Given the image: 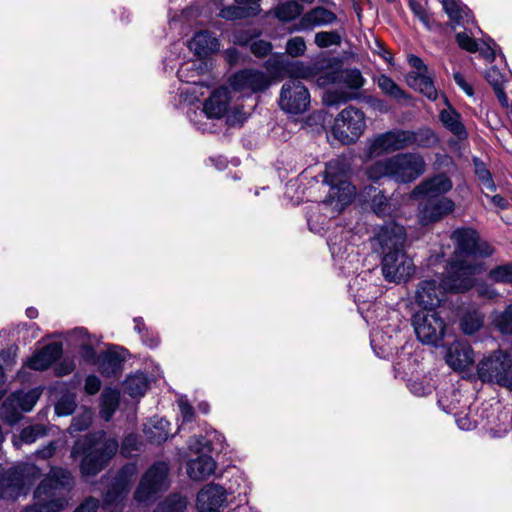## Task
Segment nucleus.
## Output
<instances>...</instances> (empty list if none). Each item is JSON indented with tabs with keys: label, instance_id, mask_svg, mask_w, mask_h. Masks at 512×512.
<instances>
[{
	"label": "nucleus",
	"instance_id": "nucleus-22",
	"mask_svg": "<svg viewBox=\"0 0 512 512\" xmlns=\"http://www.w3.org/2000/svg\"><path fill=\"white\" fill-rule=\"evenodd\" d=\"M445 360L454 371H464L473 364L474 351L468 342L456 340L448 347Z\"/></svg>",
	"mask_w": 512,
	"mask_h": 512
},
{
	"label": "nucleus",
	"instance_id": "nucleus-5",
	"mask_svg": "<svg viewBox=\"0 0 512 512\" xmlns=\"http://www.w3.org/2000/svg\"><path fill=\"white\" fill-rule=\"evenodd\" d=\"M323 182L330 188L322 206L333 205L334 210L340 212L352 202L355 187L347 180L346 169L341 161L332 160L326 164Z\"/></svg>",
	"mask_w": 512,
	"mask_h": 512
},
{
	"label": "nucleus",
	"instance_id": "nucleus-17",
	"mask_svg": "<svg viewBox=\"0 0 512 512\" xmlns=\"http://www.w3.org/2000/svg\"><path fill=\"white\" fill-rule=\"evenodd\" d=\"M405 241V228L392 221L379 227L372 239V245L383 256L385 252L404 251Z\"/></svg>",
	"mask_w": 512,
	"mask_h": 512
},
{
	"label": "nucleus",
	"instance_id": "nucleus-3",
	"mask_svg": "<svg viewBox=\"0 0 512 512\" xmlns=\"http://www.w3.org/2000/svg\"><path fill=\"white\" fill-rule=\"evenodd\" d=\"M74 486L71 472L65 468L52 467L36 487L34 503L23 512H60L69 504L68 493Z\"/></svg>",
	"mask_w": 512,
	"mask_h": 512
},
{
	"label": "nucleus",
	"instance_id": "nucleus-16",
	"mask_svg": "<svg viewBox=\"0 0 512 512\" xmlns=\"http://www.w3.org/2000/svg\"><path fill=\"white\" fill-rule=\"evenodd\" d=\"M407 149L406 129L395 128L367 141V155L378 157Z\"/></svg>",
	"mask_w": 512,
	"mask_h": 512
},
{
	"label": "nucleus",
	"instance_id": "nucleus-12",
	"mask_svg": "<svg viewBox=\"0 0 512 512\" xmlns=\"http://www.w3.org/2000/svg\"><path fill=\"white\" fill-rule=\"evenodd\" d=\"M311 97L307 87L299 80L289 79L280 91L278 105L289 115H301L308 111Z\"/></svg>",
	"mask_w": 512,
	"mask_h": 512
},
{
	"label": "nucleus",
	"instance_id": "nucleus-10",
	"mask_svg": "<svg viewBox=\"0 0 512 512\" xmlns=\"http://www.w3.org/2000/svg\"><path fill=\"white\" fill-rule=\"evenodd\" d=\"M208 71V64L203 59L189 60L181 64L177 70L178 79L187 84H191V87L187 89H180V96L184 102L193 104L200 100V96H203V92L199 90L203 87H207L206 82L203 80L204 74Z\"/></svg>",
	"mask_w": 512,
	"mask_h": 512
},
{
	"label": "nucleus",
	"instance_id": "nucleus-34",
	"mask_svg": "<svg viewBox=\"0 0 512 512\" xmlns=\"http://www.w3.org/2000/svg\"><path fill=\"white\" fill-rule=\"evenodd\" d=\"M439 120L459 140L467 138L468 133L462 122L461 115L453 107L449 106L447 109H443L439 114Z\"/></svg>",
	"mask_w": 512,
	"mask_h": 512
},
{
	"label": "nucleus",
	"instance_id": "nucleus-15",
	"mask_svg": "<svg viewBox=\"0 0 512 512\" xmlns=\"http://www.w3.org/2000/svg\"><path fill=\"white\" fill-rule=\"evenodd\" d=\"M382 274L389 282L407 281L415 271L413 260L405 251L385 252L381 262Z\"/></svg>",
	"mask_w": 512,
	"mask_h": 512
},
{
	"label": "nucleus",
	"instance_id": "nucleus-7",
	"mask_svg": "<svg viewBox=\"0 0 512 512\" xmlns=\"http://www.w3.org/2000/svg\"><path fill=\"white\" fill-rule=\"evenodd\" d=\"M229 103V90L226 87H219L212 92L202 108H190L187 111V117L197 130L210 133L214 130L211 120L221 119L228 111Z\"/></svg>",
	"mask_w": 512,
	"mask_h": 512
},
{
	"label": "nucleus",
	"instance_id": "nucleus-11",
	"mask_svg": "<svg viewBox=\"0 0 512 512\" xmlns=\"http://www.w3.org/2000/svg\"><path fill=\"white\" fill-rule=\"evenodd\" d=\"M455 245V256L461 257H489L494 248L486 241L480 239L478 232L470 227H460L451 234Z\"/></svg>",
	"mask_w": 512,
	"mask_h": 512
},
{
	"label": "nucleus",
	"instance_id": "nucleus-42",
	"mask_svg": "<svg viewBox=\"0 0 512 512\" xmlns=\"http://www.w3.org/2000/svg\"><path fill=\"white\" fill-rule=\"evenodd\" d=\"M360 93L349 92L342 89H332L327 91L323 97V103L328 107L339 106L351 100L358 99Z\"/></svg>",
	"mask_w": 512,
	"mask_h": 512
},
{
	"label": "nucleus",
	"instance_id": "nucleus-32",
	"mask_svg": "<svg viewBox=\"0 0 512 512\" xmlns=\"http://www.w3.org/2000/svg\"><path fill=\"white\" fill-rule=\"evenodd\" d=\"M41 393L40 388H33L27 392L16 391L4 403L3 408L6 409L10 405L22 412H30L39 400Z\"/></svg>",
	"mask_w": 512,
	"mask_h": 512
},
{
	"label": "nucleus",
	"instance_id": "nucleus-48",
	"mask_svg": "<svg viewBox=\"0 0 512 512\" xmlns=\"http://www.w3.org/2000/svg\"><path fill=\"white\" fill-rule=\"evenodd\" d=\"M77 407V396L75 393L64 392L55 404V413L58 416L71 415Z\"/></svg>",
	"mask_w": 512,
	"mask_h": 512
},
{
	"label": "nucleus",
	"instance_id": "nucleus-14",
	"mask_svg": "<svg viewBox=\"0 0 512 512\" xmlns=\"http://www.w3.org/2000/svg\"><path fill=\"white\" fill-rule=\"evenodd\" d=\"M228 83L233 91L250 96L266 91L271 86L272 79L264 71L245 68L231 75Z\"/></svg>",
	"mask_w": 512,
	"mask_h": 512
},
{
	"label": "nucleus",
	"instance_id": "nucleus-33",
	"mask_svg": "<svg viewBox=\"0 0 512 512\" xmlns=\"http://www.w3.org/2000/svg\"><path fill=\"white\" fill-rule=\"evenodd\" d=\"M442 5L450 20L456 25L466 29V26L473 22L471 10L460 0H442Z\"/></svg>",
	"mask_w": 512,
	"mask_h": 512
},
{
	"label": "nucleus",
	"instance_id": "nucleus-61",
	"mask_svg": "<svg viewBox=\"0 0 512 512\" xmlns=\"http://www.w3.org/2000/svg\"><path fill=\"white\" fill-rule=\"evenodd\" d=\"M17 348L14 346H10L7 349H4L0 352V365L3 367H10L14 364L16 358Z\"/></svg>",
	"mask_w": 512,
	"mask_h": 512
},
{
	"label": "nucleus",
	"instance_id": "nucleus-18",
	"mask_svg": "<svg viewBox=\"0 0 512 512\" xmlns=\"http://www.w3.org/2000/svg\"><path fill=\"white\" fill-rule=\"evenodd\" d=\"M455 210V203L448 197H424L418 206V219L422 225L442 220Z\"/></svg>",
	"mask_w": 512,
	"mask_h": 512
},
{
	"label": "nucleus",
	"instance_id": "nucleus-59",
	"mask_svg": "<svg viewBox=\"0 0 512 512\" xmlns=\"http://www.w3.org/2000/svg\"><path fill=\"white\" fill-rule=\"evenodd\" d=\"M178 407L180 410V416L182 419V425L185 423H190L194 419V409L185 399H180L178 401Z\"/></svg>",
	"mask_w": 512,
	"mask_h": 512
},
{
	"label": "nucleus",
	"instance_id": "nucleus-56",
	"mask_svg": "<svg viewBox=\"0 0 512 512\" xmlns=\"http://www.w3.org/2000/svg\"><path fill=\"white\" fill-rule=\"evenodd\" d=\"M306 43L303 37L296 36L290 38L286 43V52L292 57H299L306 52Z\"/></svg>",
	"mask_w": 512,
	"mask_h": 512
},
{
	"label": "nucleus",
	"instance_id": "nucleus-57",
	"mask_svg": "<svg viewBox=\"0 0 512 512\" xmlns=\"http://www.w3.org/2000/svg\"><path fill=\"white\" fill-rule=\"evenodd\" d=\"M409 7L424 26L430 29V16L422 4L416 0H409Z\"/></svg>",
	"mask_w": 512,
	"mask_h": 512
},
{
	"label": "nucleus",
	"instance_id": "nucleus-8",
	"mask_svg": "<svg viewBox=\"0 0 512 512\" xmlns=\"http://www.w3.org/2000/svg\"><path fill=\"white\" fill-rule=\"evenodd\" d=\"M366 129L363 111L350 105L344 108L335 118L331 133L343 144L355 143Z\"/></svg>",
	"mask_w": 512,
	"mask_h": 512
},
{
	"label": "nucleus",
	"instance_id": "nucleus-6",
	"mask_svg": "<svg viewBox=\"0 0 512 512\" xmlns=\"http://www.w3.org/2000/svg\"><path fill=\"white\" fill-rule=\"evenodd\" d=\"M476 374L483 383L497 384L512 391V356L501 349L495 350L478 361Z\"/></svg>",
	"mask_w": 512,
	"mask_h": 512
},
{
	"label": "nucleus",
	"instance_id": "nucleus-49",
	"mask_svg": "<svg viewBox=\"0 0 512 512\" xmlns=\"http://www.w3.org/2000/svg\"><path fill=\"white\" fill-rule=\"evenodd\" d=\"M493 325L501 334L512 336V304L495 315Z\"/></svg>",
	"mask_w": 512,
	"mask_h": 512
},
{
	"label": "nucleus",
	"instance_id": "nucleus-24",
	"mask_svg": "<svg viewBox=\"0 0 512 512\" xmlns=\"http://www.w3.org/2000/svg\"><path fill=\"white\" fill-rule=\"evenodd\" d=\"M62 345L53 342L45 345L42 349L34 353L26 362L27 367L36 371H43L49 368L56 360L62 356Z\"/></svg>",
	"mask_w": 512,
	"mask_h": 512
},
{
	"label": "nucleus",
	"instance_id": "nucleus-41",
	"mask_svg": "<svg viewBox=\"0 0 512 512\" xmlns=\"http://www.w3.org/2000/svg\"><path fill=\"white\" fill-rule=\"evenodd\" d=\"M376 82L386 96L397 100L409 99V95L389 76L381 74Z\"/></svg>",
	"mask_w": 512,
	"mask_h": 512
},
{
	"label": "nucleus",
	"instance_id": "nucleus-26",
	"mask_svg": "<svg viewBox=\"0 0 512 512\" xmlns=\"http://www.w3.org/2000/svg\"><path fill=\"white\" fill-rule=\"evenodd\" d=\"M124 361V349L114 346L101 355L99 371L103 376L117 377L122 371Z\"/></svg>",
	"mask_w": 512,
	"mask_h": 512
},
{
	"label": "nucleus",
	"instance_id": "nucleus-21",
	"mask_svg": "<svg viewBox=\"0 0 512 512\" xmlns=\"http://www.w3.org/2000/svg\"><path fill=\"white\" fill-rule=\"evenodd\" d=\"M453 188L451 179L444 173L436 174L420 182L411 192V197H445Z\"/></svg>",
	"mask_w": 512,
	"mask_h": 512
},
{
	"label": "nucleus",
	"instance_id": "nucleus-1",
	"mask_svg": "<svg viewBox=\"0 0 512 512\" xmlns=\"http://www.w3.org/2000/svg\"><path fill=\"white\" fill-rule=\"evenodd\" d=\"M477 264L457 259L449 264L447 276L443 279L423 280L418 284L415 301L421 310H435L444 300L447 292L462 293L474 285L473 276L480 271Z\"/></svg>",
	"mask_w": 512,
	"mask_h": 512
},
{
	"label": "nucleus",
	"instance_id": "nucleus-13",
	"mask_svg": "<svg viewBox=\"0 0 512 512\" xmlns=\"http://www.w3.org/2000/svg\"><path fill=\"white\" fill-rule=\"evenodd\" d=\"M169 467L163 461L154 463L142 476L140 483L134 493V499L139 503L147 502L159 492L166 490Z\"/></svg>",
	"mask_w": 512,
	"mask_h": 512
},
{
	"label": "nucleus",
	"instance_id": "nucleus-30",
	"mask_svg": "<svg viewBox=\"0 0 512 512\" xmlns=\"http://www.w3.org/2000/svg\"><path fill=\"white\" fill-rule=\"evenodd\" d=\"M186 469L188 476L192 480L200 481L214 473L216 462L211 456L202 454L196 459L188 461Z\"/></svg>",
	"mask_w": 512,
	"mask_h": 512
},
{
	"label": "nucleus",
	"instance_id": "nucleus-62",
	"mask_svg": "<svg viewBox=\"0 0 512 512\" xmlns=\"http://www.w3.org/2000/svg\"><path fill=\"white\" fill-rule=\"evenodd\" d=\"M101 380L95 375H89L85 379L84 390L89 395H95L101 388Z\"/></svg>",
	"mask_w": 512,
	"mask_h": 512
},
{
	"label": "nucleus",
	"instance_id": "nucleus-23",
	"mask_svg": "<svg viewBox=\"0 0 512 512\" xmlns=\"http://www.w3.org/2000/svg\"><path fill=\"white\" fill-rule=\"evenodd\" d=\"M456 42L462 49L476 53L480 52L481 56L490 62H493L496 57V43L490 36H485L481 45L472 37V32L468 34L466 31L456 34Z\"/></svg>",
	"mask_w": 512,
	"mask_h": 512
},
{
	"label": "nucleus",
	"instance_id": "nucleus-43",
	"mask_svg": "<svg viewBox=\"0 0 512 512\" xmlns=\"http://www.w3.org/2000/svg\"><path fill=\"white\" fill-rule=\"evenodd\" d=\"M186 507V497L181 494L174 493L160 502L153 512H184Z\"/></svg>",
	"mask_w": 512,
	"mask_h": 512
},
{
	"label": "nucleus",
	"instance_id": "nucleus-51",
	"mask_svg": "<svg viewBox=\"0 0 512 512\" xmlns=\"http://www.w3.org/2000/svg\"><path fill=\"white\" fill-rule=\"evenodd\" d=\"M342 42V33L339 30L320 31L314 36V43L319 48L339 46Z\"/></svg>",
	"mask_w": 512,
	"mask_h": 512
},
{
	"label": "nucleus",
	"instance_id": "nucleus-52",
	"mask_svg": "<svg viewBox=\"0 0 512 512\" xmlns=\"http://www.w3.org/2000/svg\"><path fill=\"white\" fill-rule=\"evenodd\" d=\"M92 423V412L85 410L77 416L73 417L68 432L74 436L77 433L87 430Z\"/></svg>",
	"mask_w": 512,
	"mask_h": 512
},
{
	"label": "nucleus",
	"instance_id": "nucleus-19",
	"mask_svg": "<svg viewBox=\"0 0 512 512\" xmlns=\"http://www.w3.org/2000/svg\"><path fill=\"white\" fill-rule=\"evenodd\" d=\"M235 491L232 486L227 489L219 484H206L197 494L196 507L199 512H219L227 503L228 494Z\"/></svg>",
	"mask_w": 512,
	"mask_h": 512
},
{
	"label": "nucleus",
	"instance_id": "nucleus-28",
	"mask_svg": "<svg viewBox=\"0 0 512 512\" xmlns=\"http://www.w3.org/2000/svg\"><path fill=\"white\" fill-rule=\"evenodd\" d=\"M188 48L199 57L217 52L220 48L219 39L209 31H199L188 41Z\"/></svg>",
	"mask_w": 512,
	"mask_h": 512
},
{
	"label": "nucleus",
	"instance_id": "nucleus-20",
	"mask_svg": "<svg viewBox=\"0 0 512 512\" xmlns=\"http://www.w3.org/2000/svg\"><path fill=\"white\" fill-rule=\"evenodd\" d=\"M337 21V15L325 7L317 6L304 13L297 22L287 27L289 33L310 32L317 27L328 26Z\"/></svg>",
	"mask_w": 512,
	"mask_h": 512
},
{
	"label": "nucleus",
	"instance_id": "nucleus-63",
	"mask_svg": "<svg viewBox=\"0 0 512 512\" xmlns=\"http://www.w3.org/2000/svg\"><path fill=\"white\" fill-rule=\"evenodd\" d=\"M82 358L87 362H94L96 359V351L92 347V340L84 341L78 344Z\"/></svg>",
	"mask_w": 512,
	"mask_h": 512
},
{
	"label": "nucleus",
	"instance_id": "nucleus-64",
	"mask_svg": "<svg viewBox=\"0 0 512 512\" xmlns=\"http://www.w3.org/2000/svg\"><path fill=\"white\" fill-rule=\"evenodd\" d=\"M99 507V501L96 498H86L74 512H97Z\"/></svg>",
	"mask_w": 512,
	"mask_h": 512
},
{
	"label": "nucleus",
	"instance_id": "nucleus-29",
	"mask_svg": "<svg viewBox=\"0 0 512 512\" xmlns=\"http://www.w3.org/2000/svg\"><path fill=\"white\" fill-rule=\"evenodd\" d=\"M439 142L438 134L430 127H420L416 130L406 129L407 148L431 149L436 147Z\"/></svg>",
	"mask_w": 512,
	"mask_h": 512
},
{
	"label": "nucleus",
	"instance_id": "nucleus-36",
	"mask_svg": "<svg viewBox=\"0 0 512 512\" xmlns=\"http://www.w3.org/2000/svg\"><path fill=\"white\" fill-rule=\"evenodd\" d=\"M406 81L411 88L419 90L428 99L433 101L437 99L438 92L428 72L408 73L406 76Z\"/></svg>",
	"mask_w": 512,
	"mask_h": 512
},
{
	"label": "nucleus",
	"instance_id": "nucleus-31",
	"mask_svg": "<svg viewBox=\"0 0 512 512\" xmlns=\"http://www.w3.org/2000/svg\"><path fill=\"white\" fill-rule=\"evenodd\" d=\"M134 473V467H124L119 475L115 478L112 486L107 490L105 495V502L107 504H113L118 501H122L128 494L130 487V480L127 477V473Z\"/></svg>",
	"mask_w": 512,
	"mask_h": 512
},
{
	"label": "nucleus",
	"instance_id": "nucleus-25",
	"mask_svg": "<svg viewBox=\"0 0 512 512\" xmlns=\"http://www.w3.org/2000/svg\"><path fill=\"white\" fill-rule=\"evenodd\" d=\"M365 79L358 69H345L327 74L321 84L339 83L348 88L349 92H357L364 86Z\"/></svg>",
	"mask_w": 512,
	"mask_h": 512
},
{
	"label": "nucleus",
	"instance_id": "nucleus-27",
	"mask_svg": "<svg viewBox=\"0 0 512 512\" xmlns=\"http://www.w3.org/2000/svg\"><path fill=\"white\" fill-rule=\"evenodd\" d=\"M224 436L213 430L207 432L206 436H194L188 441V448L195 453L206 454V452L222 451Z\"/></svg>",
	"mask_w": 512,
	"mask_h": 512
},
{
	"label": "nucleus",
	"instance_id": "nucleus-58",
	"mask_svg": "<svg viewBox=\"0 0 512 512\" xmlns=\"http://www.w3.org/2000/svg\"><path fill=\"white\" fill-rule=\"evenodd\" d=\"M250 51L256 57H265L272 51V44L265 40H256L251 42Z\"/></svg>",
	"mask_w": 512,
	"mask_h": 512
},
{
	"label": "nucleus",
	"instance_id": "nucleus-35",
	"mask_svg": "<svg viewBox=\"0 0 512 512\" xmlns=\"http://www.w3.org/2000/svg\"><path fill=\"white\" fill-rule=\"evenodd\" d=\"M144 434L151 444L160 445L170 436V423L164 418H153L145 424Z\"/></svg>",
	"mask_w": 512,
	"mask_h": 512
},
{
	"label": "nucleus",
	"instance_id": "nucleus-45",
	"mask_svg": "<svg viewBox=\"0 0 512 512\" xmlns=\"http://www.w3.org/2000/svg\"><path fill=\"white\" fill-rule=\"evenodd\" d=\"M496 420H501L500 416L495 415L494 411H491L487 415V420L482 424V427L490 437L501 438L508 432L510 424L508 422H502L496 425Z\"/></svg>",
	"mask_w": 512,
	"mask_h": 512
},
{
	"label": "nucleus",
	"instance_id": "nucleus-40",
	"mask_svg": "<svg viewBox=\"0 0 512 512\" xmlns=\"http://www.w3.org/2000/svg\"><path fill=\"white\" fill-rule=\"evenodd\" d=\"M318 71L319 69L317 64L305 63L302 61H294L290 63L287 68V72L290 76V79H295L299 81L300 79H314L317 76Z\"/></svg>",
	"mask_w": 512,
	"mask_h": 512
},
{
	"label": "nucleus",
	"instance_id": "nucleus-44",
	"mask_svg": "<svg viewBox=\"0 0 512 512\" xmlns=\"http://www.w3.org/2000/svg\"><path fill=\"white\" fill-rule=\"evenodd\" d=\"M483 322L484 315L477 310H472L463 315L460 327L465 334L472 335L482 327Z\"/></svg>",
	"mask_w": 512,
	"mask_h": 512
},
{
	"label": "nucleus",
	"instance_id": "nucleus-54",
	"mask_svg": "<svg viewBox=\"0 0 512 512\" xmlns=\"http://www.w3.org/2000/svg\"><path fill=\"white\" fill-rule=\"evenodd\" d=\"M488 277L496 283L512 284V264L499 265L491 269Z\"/></svg>",
	"mask_w": 512,
	"mask_h": 512
},
{
	"label": "nucleus",
	"instance_id": "nucleus-50",
	"mask_svg": "<svg viewBox=\"0 0 512 512\" xmlns=\"http://www.w3.org/2000/svg\"><path fill=\"white\" fill-rule=\"evenodd\" d=\"M473 165L475 169V175L477 176L482 186L491 192L496 191V184L485 163L479 158L475 157L473 158Z\"/></svg>",
	"mask_w": 512,
	"mask_h": 512
},
{
	"label": "nucleus",
	"instance_id": "nucleus-47",
	"mask_svg": "<svg viewBox=\"0 0 512 512\" xmlns=\"http://www.w3.org/2000/svg\"><path fill=\"white\" fill-rule=\"evenodd\" d=\"M370 206L372 211L379 217L391 215L393 211L390 198L382 190L377 191L372 197Z\"/></svg>",
	"mask_w": 512,
	"mask_h": 512
},
{
	"label": "nucleus",
	"instance_id": "nucleus-37",
	"mask_svg": "<svg viewBox=\"0 0 512 512\" xmlns=\"http://www.w3.org/2000/svg\"><path fill=\"white\" fill-rule=\"evenodd\" d=\"M485 79L493 87L495 95L503 107H508L509 101L504 90L506 76L496 66H491L485 72Z\"/></svg>",
	"mask_w": 512,
	"mask_h": 512
},
{
	"label": "nucleus",
	"instance_id": "nucleus-46",
	"mask_svg": "<svg viewBox=\"0 0 512 512\" xmlns=\"http://www.w3.org/2000/svg\"><path fill=\"white\" fill-rule=\"evenodd\" d=\"M304 7L297 1H286L276 8V16L281 21H291L303 13Z\"/></svg>",
	"mask_w": 512,
	"mask_h": 512
},
{
	"label": "nucleus",
	"instance_id": "nucleus-2",
	"mask_svg": "<svg viewBox=\"0 0 512 512\" xmlns=\"http://www.w3.org/2000/svg\"><path fill=\"white\" fill-rule=\"evenodd\" d=\"M424 157L418 152H400L367 165L366 177L374 182L390 180L396 184H410L426 172Z\"/></svg>",
	"mask_w": 512,
	"mask_h": 512
},
{
	"label": "nucleus",
	"instance_id": "nucleus-38",
	"mask_svg": "<svg viewBox=\"0 0 512 512\" xmlns=\"http://www.w3.org/2000/svg\"><path fill=\"white\" fill-rule=\"evenodd\" d=\"M124 390L131 397H141L143 396L148 387L149 380L146 374L142 372H137L135 374L129 375L124 381Z\"/></svg>",
	"mask_w": 512,
	"mask_h": 512
},
{
	"label": "nucleus",
	"instance_id": "nucleus-39",
	"mask_svg": "<svg viewBox=\"0 0 512 512\" xmlns=\"http://www.w3.org/2000/svg\"><path fill=\"white\" fill-rule=\"evenodd\" d=\"M120 394L117 389L106 388L101 394V417L109 421L119 406Z\"/></svg>",
	"mask_w": 512,
	"mask_h": 512
},
{
	"label": "nucleus",
	"instance_id": "nucleus-55",
	"mask_svg": "<svg viewBox=\"0 0 512 512\" xmlns=\"http://www.w3.org/2000/svg\"><path fill=\"white\" fill-rule=\"evenodd\" d=\"M250 9L236 6V5H229L226 7H223L220 12L219 16L225 20H238L243 19L251 15Z\"/></svg>",
	"mask_w": 512,
	"mask_h": 512
},
{
	"label": "nucleus",
	"instance_id": "nucleus-53",
	"mask_svg": "<svg viewBox=\"0 0 512 512\" xmlns=\"http://www.w3.org/2000/svg\"><path fill=\"white\" fill-rule=\"evenodd\" d=\"M47 434V429L42 424H34L22 429L20 433V439L22 442L26 444H32L37 439L45 436Z\"/></svg>",
	"mask_w": 512,
	"mask_h": 512
},
{
	"label": "nucleus",
	"instance_id": "nucleus-4",
	"mask_svg": "<svg viewBox=\"0 0 512 512\" xmlns=\"http://www.w3.org/2000/svg\"><path fill=\"white\" fill-rule=\"evenodd\" d=\"M117 450V440L107 439L106 433L101 430L78 439L71 449V457L83 456L80 463L82 475L95 476L108 465Z\"/></svg>",
	"mask_w": 512,
	"mask_h": 512
},
{
	"label": "nucleus",
	"instance_id": "nucleus-60",
	"mask_svg": "<svg viewBox=\"0 0 512 512\" xmlns=\"http://www.w3.org/2000/svg\"><path fill=\"white\" fill-rule=\"evenodd\" d=\"M408 388L412 394L418 397L426 396L432 393L430 385H425L422 381H411Z\"/></svg>",
	"mask_w": 512,
	"mask_h": 512
},
{
	"label": "nucleus",
	"instance_id": "nucleus-9",
	"mask_svg": "<svg viewBox=\"0 0 512 512\" xmlns=\"http://www.w3.org/2000/svg\"><path fill=\"white\" fill-rule=\"evenodd\" d=\"M412 325L420 342L439 346L446 332V324L436 310H419L412 317Z\"/></svg>",
	"mask_w": 512,
	"mask_h": 512
}]
</instances>
